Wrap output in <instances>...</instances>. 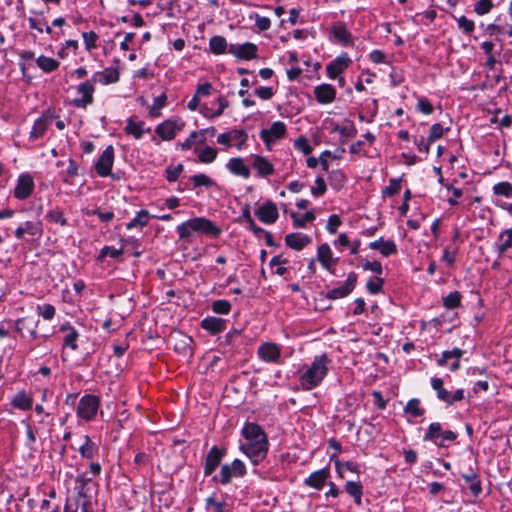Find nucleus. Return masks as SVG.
Returning <instances> with one entry per match:
<instances>
[{
    "instance_id": "f257e3e1",
    "label": "nucleus",
    "mask_w": 512,
    "mask_h": 512,
    "mask_svg": "<svg viewBox=\"0 0 512 512\" xmlns=\"http://www.w3.org/2000/svg\"><path fill=\"white\" fill-rule=\"evenodd\" d=\"M329 359L326 354L315 357L312 364L301 375L300 383L303 389L311 390L317 387L327 375Z\"/></svg>"
},
{
    "instance_id": "f03ea898",
    "label": "nucleus",
    "mask_w": 512,
    "mask_h": 512,
    "mask_svg": "<svg viewBox=\"0 0 512 512\" xmlns=\"http://www.w3.org/2000/svg\"><path fill=\"white\" fill-rule=\"evenodd\" d=\"M245 473L246 467L244 463L239 459H235L231 464L223 465L219 476H214L213 480L227 485L231 482L233 477H243Z\"/></svg>"
},
{
    "instance_id": "7ed1b4c3",
    "label": "nucleus",
    "mask_w": 512,
    "mask_h": 512,
    "mask_svg": "<svg viewBox=\"0 0 512 512\" xmlns=\"http://www.w3.org/2000/svg\"><path fill=\"white\" fill-rule=\"evenodd\" d=\"M99 407V399L95 395L83 396L77 407V414L85 420H91L96 415Z\"/></svg>"
},
{
    "instance_id": "20e7f679",
    "label": "nucleus",
    "mask_w": 512,
    "mask_h": 512,
    "mask_svg": "<svg viewBox=\"0 0 512 512\" xmlns=\"http://www.w3.org/2000/svg\"><path fill=\"white\" fill-rule=\"evenodd\" d=\"M188 225L193 231L203 233L211 237H218L221 234V229L211 220L204 217L190 219L188 220Z\"/></svg>"
},
{
    "instance_id": "39448f33",
    "label": "nucleus",
    "mask_w": 512,
    "mask_h": 512,
    "mask_svg": "<svg viewBox=\"0 0 512 512\" xmlns=\"http://www.w3.org/2000/svg\"><path fill=\"white\" fill-rule=\"evenodd\" d=\"M242 434L247 440L246 444H268L267 435L262 427L256 423H246Z\"/></svg>"
},
{
    "instance_id": "423d86ee",
    "label": "nucleus",
    "mask_w": 512,
    "mask_h": 512,
    "mask_svg": "<svg viewBox=\"0 0 512 512\" xmlns=\"http://www.w3.org/2000/svg\"><path fill=\"white\" fill-rule=\"evenodd\" d=\"M240 449L254 465H257L266 458L268 453V444L243 443L241 444Z\"/></svg>"
},
{
    "instance_id": "0eeeda50",
    "label": "nucleus",
    "mask_w": 512,
    "mask_h": 512,
    "mask_svg": "<svg viewBox=\"0 0 512 512\" xmlns=\"http://www.w3.org/2000/svg\"><path fill=\"white\" fill-rule=\"evenodd\" d=\"M184 124L179 120L168 119L156 127L155 132L162 140L170 141L175 138L178 131L183 128Z\"/></svg>"
},
{
    "instance_id": "6e6552de",
    "label": "nucleus",
    "mask_w": 512,
    "mask_h": 512,
    "mask_svg": "<svg viewBox=\"0 0 512 512\" xmlns=\"http://www.w3.org/2000/svg\"><path fill=\"white\" fill-rule=\"evenodd\" d=\"M286 134V126L281 121L273 122L269 129H263L260 132V137L265 145L270 148L271 144L284 137Z\"/></svg>"
},
{
    "instance_id": "1a4fd4ad",
    "label": "nucleus",
    "mask_w": 512,
    "mask_h": 512,
    "mask_svg": "<svg viewBox=\"0 0 512 512\" xmlns=\"http://www.w3.org/2000/svg\"><path fill=\"white\" fill-rule=\"evenodd\" d=\"M357 274L354 272H350L344 284L340 287L331 289L326 298L330 300H335L339 298H343L348 296L355 288L357 283Z\"/></svg>"
},
{
    "instance_id": "9d476101",
    "label": "nucleus",
    "mask_w": 512,
    "mask_h": 512,
    "mask_svg": "<svg viewBox=\"0 0 512 512\" xmlns=\"http://www.w3.org/2000/svg\"><path fill=\"white\" fill-rule=\"evenodd\" d=\"M114 161V149L112 146H108L98 158L95 163V170L101 177H106L111 174V168Z\"/></svg>"
},
{
    "instance_id": "9b49d317",
    "label": "nucleus",
    "mask_w": 512,
    "mask_h": 512,
    "mask_svg": "<svg viewBox=\"0 0 512 512\" xmlns=\"http://www.w3.org/2000/svg\"><path fill=\"white\" fill-rule=\"evenodd\" d=\"M94 81L92 79L90 81L83 82L78 85L77 92L82 94L83 97L81 99H74L73 105L77 108H86L87 105L93 103V93L95 91Z\"/></svg>"
},
{
    "instance_id": "f8f14e48",
    "label": "nucleus",
    "mask_w": 512,
    "mask_h": 512,
    "mask_svg": "<svg viewBox=\"0 0 512 512\" xmlns=\"http://www.w3.org/2000/svg\"><path fill=\"white\" fill-rule=\"evenodd\" d=\"M34 191V181L30 174H21L14 189V196L19 200L27 199Z\"/></svg>"
},
{
    "instance_id": "ddd939ff",
    "label": "nucleus",
    "mask_w": 512,
    "mask_h": 512,
    "mask_svg": "<svg viewBox=\"0 0 512 512\" xmlns=\"http://www.w3.org/2000/svg\"><path fill=\"white\" fill-rule=\"evenodd\" d=\"M225 453H226L225 449H220L217 446H213L209 450V452L206 456V459H205V464H204L205 476L211 475L216 470V468L221 463L222 458L224 457Z\"/></svg>"
},
{
    "instance_id": "4468645a",
    "label": "nucleus",
    "mask_w": 512,
    "mask_h": 512,
    "mask_svg": "<svg viewBox=\"0 0 512 512\" xmlns=\"http://www.w3.org/2000/svg\"><path fill=\"white\" fill-rule=\"evenodd\" d=\"M256 216L266 224H272L278 219V210L272 201H266L256 211Z\"/></svg>"
},
{
    "instance_id": "2eb2a0df",
    "label": "nucleus",
    "mask_w": 512,
    "mask_h": 512,
    "mask_svg": "<svg viewBox=\"0 0 512 512\" xmlns=\"http://www.w3.org/2000/svg\"><path fill=\"white\" fill-rule=\"evenodd\" d=\"M228 52L239 59L250 60L257 57V46L250 42L242 45H230Z\"/></svg>"
},
{
    "instance_id": "dca6fc26",
    "label": "nucleus",
    "mask_w": 512,
    "mask_h": 512,
    "mask_svg": "<svg viewBox=\"0 0 512 512\" xmlns=\"http://www.w3.org/2000/svg\"><path fill=\"white\" fill-rule=\"evenodd\" d=\"M314 94L317 101L321 104L332 103L336 98V90L330 84H321L315 87Z\"/></svg>"
},
{
    "instance_id": "f3484780",
    "label": "nucleus",
    "mask_w": 512,
    "mask_h": 512,
    "mask_svg": "<svg viewBox=\"0 0 512 512\" xmlns=\"http://www.w3.org/2000/svg\"><path fill=\"white\" fill-rule=\"evenodd\" d=\"M258 355L266 362H277L280 357V349L274 343H265L259 347Z\"/></svg>"
},
{
    "instance_id": "a211bd4d",
    "label": "nucleus",
    "mask_w": 512,
    "mask_h": 512,
    "mask_svg": "<svg viewBox=\"0 0 512 512\" xmlns=\"http://www.w3.org/2000/svg\"><path fill=\"white\" fill-rule=\"evenodd\" d=\"M252 165L257 170L259 177H267L274 173V167L265 157L260 155L252 156Z\"/></svg>"
},
{
    "instance_id": "6ab92c4d",
    "label": "nucleus",
    "mask_w": 512,
    "mask_h": 512,
    "mask_svg": "<svg viewBox=\"0 0 512 512\" xmlns=\"http://www.w3.org/2000/svg\"><path fill=\"white\" fill-rule=\"evenodd\" d=\"M372 250H378L383 256L388 257L397 253V247L394 241L384 240L383 237L369 244Z\"/></svg>"
},
{
    "instance_id": "aec40b11",
    "label": "nucleus",
    "mask_w": 512,
    "mask_h": 512,
    "mask_svg": "<svg viewBox=\"0 0 512 512\" xmlns=\"http://www.w3.org/2000/svg\"><path fill=\"white\" fill-rule=\"evenodd\" d=\"M170 341L173 343L175 350L192 354L191 344L193 340L190 336L177 332L171 336Z\"/></svg>"
},
{
    "instance_id": "412c9836",
    "label": "nucleus",
    "mask_w": 512,
    "mask_h": 512,
    "mask_svg": "<svg viewBox=\"0 0 512 512\" xmlns=\"http://www.w3.org/2000/svg\"><path fill=\"white\" fill-rule=\"evenodd\" d=\"M226 166L234 175L241 176L245 179L250 177V168L245 165L244 160L240 157L231 158Z\"/></svg>"
},
{
    "instance_id": "4be33fe9",
    "label": "nucleus",
    "mask_w": 512,
    "mask_h": 512,
    "mask_svg": "<svg viewBox=\"0 0 512 512\" xmlns=\"http://www.w3.org/2000/svg\"><path fill=\"white\" fill-rule=\"evenodd\" d=\"M51 121H52V115H48V114H43L40 118H38L35 121L33 128L30 132V138L38 139V138L42 137L44 135L47 127L51 123Z\"/></svg>"
},
{
    "instance_id": "5701e85b",
    "label": "nucleus",
    "mask_w": 512,
    "mask_h": 512,
    "mask_svg": "<svg viewBox=\"0 0 512 512\" xmlns=\"http://www.w3.org/2000/svg\"><path fill=\"white\" fill-rule=\"evenodd\" d=\"M330 475V471L327 468L320 469L318 471L313 472L306 480L305 484L316 488L321 489L324 485L325 481Z\"/></svg>"
},
{
    "instance_id": "b1692460",
    "label": "nucleus",
    "mask_w": 512,
    "mask_h": 512,
    "mask_svg": "<svg viewBox=\"0 0 512 512\" xmlns=\"http://www.w3.org/2000/svg\"><path fill=\"white\" fill-rule=\"evenodd\" d=\"M309 242L310 237L301 233H291L285 237L286 245L295 250H302Z\"/></svg>"
},
{
    "instance_id": "393cba45",
    "label": "nucleus",
    "mask_w": 512,
    "mask_h": 512,
    "mask_svg": "<svg viewBox=\"0 0 512 512\" xmlns=\"http://www.w3.org/2000/svg\"><path fill=\"white\" fill-rule=\"evenodd\" d=\"M226 322L221 318L206 317L201 322V327L211 334H217L225 329Z\"/></svg>"
},
{
    "instance_id": "a878e982",
    "label": "nucleus",
    "mask_w": 512,
    "mask_h": 512,
    "mask_svg": "<svg viewBox=\"0 0 512 512\" xmlns=\"http://www.w3.org/2000/svg\"><path fill=\"white\" fill-rule=\"evenodd\" d=\"M431 386L437 392L439 400L452 405V393L443 387V380L441 378H432Z\"/></svg>"
},
{
    "instance_id": "bb28decb",
    "label": "nucleus",
    "mask_w": 512,
    "mask_h": 512,
    "mask_svg": "<svg viewBox=\"0 0 512 512\" xmlns=\"http://www.w3.org/2000/svg\"><path fill=\"white\" fill-rule=\"evenodd\" d=\"M119 80V71L117 69H106L103 72H97L93 75L92 81L102 84H111Z\"/></svg>"
},
{
    "instance_id": "cd10ccee",
    "label": "nucleus",
    "mask_w": 512,
    "mask_h": 512,
    "mask_svg": "<svg viewBox=\"0 0 512 512\" xmlns=\"http://www.w3.org/2000/svg\"><path fill=\"white\" fill-rule=\"evenodd\" d=\"M317 257L322 266L327 270H330L331 266L336 263V260H333L332 258V252L328 244H322L319 246Z\"/></svg>"
},
{
    "instance_id": "c85d7f7f",
    "label": "nucleus",
    "mask_w": 512,
    "mask_h": 512,
    "mask_svg": "<svg viewBox=\"0 0 512 512\" xmlns=\"http://www.w3.org/2000/svg\"><path fill=\"white\" fill-rule=\"evenodd\" d=\"M512 247V228L502 231L496 243V250L501 255Z\"/></svg>"
},
{
    "instance_id": "c756f323",
    "label": "nucleus",
    "mask_w": 512,
    "mask_h": 512,
    "mask_svg": "<svg viewBox=\"0 0 512 512\" xmlns=\"http://www.w3.org/2000/svg\"><path fill=\"white\" fill-rule=\"evenodd\" d=\"M78 450L83 458L92 459L98 453L99 448L88 435H85L84 443Z\"/></svg>"
},
{
    "instance_id": "7c9ffc66",
    "label": "nucleus",
    "mask_w": 512,
    "mask_h": 512,
    "mask_svg": "<svg viewBox=\"0 0 512 512\" xmlns=\"http://www.w3.org/2000/svg\"><path fill=\"white\" fill-rule=\"evenodd\" d=\"M345 491L354 498L357 505L361 504V498L363 494L362 485L359 482L348 481L345 484Z\"/></svg>"
},
{
    "instance_id": "2f4dec72",
    "label": "nucleus",
    "mask_w": 512,
    "mask_h": 512,
    "mask_svg": "<svg viewBox=\"0 0 512 512\" xmlns=\"http://www.w3.org/2000/svg\"><path fill=\"white\" fill-rule=\"evenodd\" d=\"M464 480L469 484V490L474 497L482 492L481 482L475 472L463 475Z\"/></svg>"
},
{
    "instance_id": "473e14b6",
    "label": "nucleus",
    "mask_w": 512,
    "mask_h": 512,
    "mask_svg": "<svg viewBox=\"0 0 512 512\" xmlns=\"http://www.w3.org/2000/svg\"><path fill=\"white\" fill-rule=\"evenodd\" d=\"M12 405L21 410H28L32 406V399L24 391H21L12 400Z\"/></svg>"
},
{
    "instance_id": "72a5a7b5",
    "label": "nucleus",
    "mask_w": 512,
    "mask_h": 512,
    "mask_svg": "<svg viewBox=\"0 0 512 512\" xmlns=\"http://www.w3.org/2000/svg\"><path fill=\"white\" fill-rule=\"evenodd\" d=\"M209 47L214 54H222L227 49V41L222 36H213L209 41Z\"/></svg>"
},
{
    "instance_id": "f704fd0d",
    "label": "nucleus",
    "mask_w": 512,
    "mask_h": 512,
    "mask_svg": "<svg viewBox=\"0 0 512 512\" xmlns=\"http://www.w3.org/2000/svg\"><path fill=\"white\" fill-rule=\"evenodd\" d=\"M36 63L45 72H52L59 67L57 60L45 56L38 57Z\"/></svg>"
},
{
    "instance_id": "c9c22d12",
    "label": "nucleus",
    "mask_w": 512,
    "mask_h": 512,
    "mask_svg": "<svg viewBox=\"0 0 512 512\" xmlns=\"http://www.w3.org/2000/svg\"><path fill=\"white\" fill-rule=\"evenodd\" d=\"M143 125V122L137 123L134 120L129 119L125 127V132L133 135L135 139H140L144 133Z\"/></svg>"
},
{
    "instance_id": "e433bc0d",
    "label": "nucleus",
    "mask_w": 512,
    "mask_h": 512,
    "mask_svg": "<svg viewBox=\"0 0 512 512\" xmlns=\"http://www.w3.org/2000/svg\"><path fill=\"white\" fill-rule=\"evenodd\" d=\"M65 330H68V334L65 336L64 344L66 346H69L71 349L76 350L77 349L76 340L79 336L78 332L73 327L65 326V325L61 326V331H65Z\"/></svg>"
},
{
    "instance_id": "4c0bfd02",
    "label": "nucleus",
    "mask_w": 512,
    "mask_h": 512,
    "mask_svg": "<svg viewBox=\"0 0 512 512\" xmlns=\"http://www.w3.org/2000/svg\"><path fill=\"white\" fill-rule=\"evenodd\" d=\"M420 400L419 399H411L407 402L404 412L412 415L413 417H420L424 414V409L420 408Z\"/></svg>"
},
{
    "instance_id": "58836bf2",
    "label": "nucleus",
    "mask_w": 512,
    "mask_h": 512,
    "mask_svg": "<svg viewBox=\"0 0 512 512\" xmlns=\"http://www.w3.org/2000/svg\"><path fill=\"white\" fill-rule=\"evenodd\" d=\"M291 218L296 228H303L307 222H311L315 219V215L312 211H308L303 217H299L296 212H291Z\"/></svg>"
},
{
    "instance_id": "ea45409f",
    "label": "nucleus",
    "mask_w": 512,
    "mask_h": 512,
    "mask_svg": "<svg viewBox=\"0 0 512 512\" xmlns=\"http://www.w3.org/2000/svg\"><path fill=\"white\" fill-rule=\"evenodd\" d=\"M149 220V213L146 210H141L137 213L136 217L127 224V229H132L136 226L144 227Z\"/></svg>"
},
{
    "instance_id": "a19ab883",
    "label": "nucleus",
    "mask_w": 512,
    "mask_h": 512,
    "mask_svg": "<svg viewBox=\"0 0 512 512\" xmlns=\"http://www.w3.org/2000/svg\"><path fill=\"white\" fill-rule=\"evenodd\" d=\"M461 294L458 291H453L443 298V305L447 309H454L460 306Z\"/></svg>"
},
{
    "instance_id": "79ce46f5",
    "label": "nucleus",
    "mask_w": 512,
    "mask_h": 512,
    "mask_svg": "<svg viewBox=\"0 0 512 512\" xmlns=\"http://www.w3.org/2000/svg\"><path fill=\"white\" fill-rule=\"evenodd\" d=\"M442 426L438 422H433L429 425L427 432L425 433L423 440L432 441L442 435Z\"/></svg>"
},
{
    "instance_id": "37998d69",
    "label": "nucleus",
    "mask_w": 512,
    "mask_h": 512,
    "mask_svg": "<svg viewBox=\"0 0 512 512\" xmlns=\"http://www.w3.org/2000/svg\"><path fill=\"white\" fill-rule=\"evenodd\" d=\"M493 192L497 196L512 198V184L509 182H500L494 185Z\"/></svg>"
},
{
    "instance_id": "c03bdc74",
    "label": "nucleus",
    "mask_w": 512,
    "mask_h": 512,
    "mask_svg": "<svg viewBox=\"0 0 512 512\" xmlns=\"http://www.w3.org/2000/svg\"><path fill=\"white\" fill-rule=\"evenodd\" d=\"M494 7V4L492 0H478L474 4V12L479 15L483 16L485 14H488Z\"/></svg>"
},
{
    "instance_id": "a18cd8bd",
    "label": "nucleus",
    "mask_w": 512,
    "mask_h": 512,
    "mask_svg": "<svg viewBox=\"0 0 512 512\" xmlns=\"http://www.w3.org/2000/svg\"><path fill=\"white\" fill-rule=\"evenodd\" d=\"M167 96L162 93L160 96L154 99L153 105L150 108V115L152 117L160 116V110L166 105Z\"/></svg>"
},
{
    "instance_id": "49530a36",
    "label": "nucleus",
    "mask_w": 512,
    "mask_h": 512,
    "mask_svg": "<svg viewBox=\"0 0 512 512\" xmlns=\"http://www.w3.org/2000/svg\"><path fill=\"white\" fill-rule=\"evenodd\" d=\"M25 234H29L31 236H41L42 235V225L40 222H32L27 221L23 225Z\"/></svg>"
},
{
    "instance_id": "de8ad7c7",
    "label": "nucleus",
    "mask_w": 512,
    "mask_h": 512,
    "mask_svg": "<svg viewBox=\"0 0 512 512\" xmlns=\"http://www.w3.org/2000/svg\"><path fill=\"white\" fill-rule=\"evenodd\" d=\"M217 149L213 147H206L199 154V161L202 163H211L216 159Z\"/></svg>"
},
{
    "instance_id": "09e8293b",
    "label": "nucleus",
    "mask_w": 512,
    "mask_h": 512,
    "mask_svg": "<svg viewBox=\"0 0 512 512\" xmlns=\"http://www.w3.org/2000/svg\"><path fill=\"white\" fill-rule=\"evenodd\" d=\"M47 218L49 219V221L59 223L62 226L67 225V220L64 217L62 210L59 208L50 210L47 213Z\"/></svg>"
},
{
    "instance_id": "8fccbe9b",
    "label": "nucleus",
    "mask_w": 512,
    "mask_h": 512,
    "mask_svg": "<svg viewBox=\"0 0 512 512\" xmlns=\"http://www.w3.org/2000/svg\"><path fill=\"white\" fill-rule=\"evenodd\" d=\"M463 355V351L459 348H454L451 351H444L442 353V357L438 360V364L440 366H444L447 364V361L450 358H456L459 359Z\"/></svg>"
},
{
    "instance_id": "3c124183",
    "label": "nucleus",
    "mask_w": 512,
    "mask_h": 512,
    "mask_svg": "<svg viewBox=\"0 0 512 512\" xmlns=\"http://www.w3.org/2000/svg\"><path fill=\"white\" fill-rule=\"evenodd\" d=\"M212 309L217 314H228L231 310V304L227 300H216L212 303Z\"/></svg>"
},
{
    "instance_id": "603ef678",
    "label": "nucleus",
    "mask_w": 512,
    "mask_h": 512,
    "mask_svg": "<svg viewBox=\"0 0 512 512\" xmlns=\"http://www.w3.org/2000/svg\"><path fill=\"white\" fill-rule=\"evenodd\" d=\"M191 181L194 183L195 187L199 186H205V187H211L214 182L213 180L208 177L206 174H196L191 177Z\"/></svg>"
},
{
    "instance_id": "864d4df0",
    "label": "nucleus",
    "mask_w": 512,
    "mask_h": 512,
    "mask_svg": "<svg viewBox=\"0 0 512 512\" xmlns=\"http://www.w3.org/2000/svg\"><path fill=\"white\" fill-rule=\"evenodd\" d=\"M459 28L465 33V34H471L474 31L475 24L472 20L468 19L465 16H461L457 19Z\"/></svg>"
},
{
    "instance_id": "5fc2aeb1",
    "label": "nucleus",
    "mask_w": 512,
    "mask_h": 512,
    "mask_svg": "<svg viewBox=\"0 0 512 512\" xmlns=\"http://www.w3.org/2000/svg\"><path fill=\"white\" fill-rule=\"evenodd\" d=\"M400 190H401V179L392 178V179H390V185L387 186L383 190V193H384V195H387V196H393V195L398 194L400 192Z\"/></svg>"
},
{
    "instance_id": "6e6d98bb",
    "label": "nucleus",
    "mask_w": 512,
    "mask_h": 512,
    "mask_svg": "<svg viewBox=\"0 0 512 512\" xmlns=\"http://www.w3.org/2000/svg\"><path fill=\"white\" fill-rule=\"evenodd\" d=\"M122 254H123L122 249H116L114 247L105 246L100 251L99 259H103L107 256L116 259V258H119Z\"/></svg>"
},
{
    "instance_id": "4d7b16f0",
    "label": "nucleus",
    "mask_w": 512,
    "mask_h": 512,
    "mask_svg": "<svg viewBox=\"0 0 512 512\" xmlns=\"http://www.w3.org/2000/svg\"><path fill=\"white\" fill-rule=\"evenodd\" d=\"M184 166L182 164H178L175 167L168 166L166 168V178L169 182H174L178 179L179 175L182 173Z\"/></svg>"
},
{
    "instance_id": "13d9d810",
    "label": "nucleus",
    "mask_w": 512,
    "mask_h": 512,
    "mask_svg": "<svg viewBox=\"0 0 512 512\" xmlns=\"http://www.w3.org/2000/svg\"><path fill=\"white\" fill-rule=\"evenodd\" d=\"M226 504L224 502H217L213 497H209L206 500V510L207 512H225L224 506Z\"/></svg>"
},
{
    "instance_id": "bf43d9fd",
    "label": "nucleus",
    "mask_w": 512,
    "mask_h": 512,
    "mask_svg": "<svg viewBox=\"0 0 512 512\" xmlns=\"http://www.w3.org/2000/svg\"><path fill=\"white\" fill-rule=\"evenodd\" d=\"M38 313L46 320H51L55 315V308L51 304H44L38 306Z\"/></svg>"
},
{
    "instance_id": "052dcab7",
    "label": "nucleus",
    "mask_w": 512,
    "mask_h": 512,
    "mask_svg": "<svg viewBox=\"0 0 512 512\" xmlns=\"http://www.w3.org/2000/svg\"><path fill=\"white\" fill-rule=\"evenodd\" d=\"M341 219L338 215L333 214L328 218L326 228L331 234H335L341 225Z\"/></svg>"
},
{
    "instance_id": "680f3d73",
    "label": "nucleus",
    "mask_w": 512,
    "mask_h": 512,
    "mask_svg": "<svg viewBox=\"0 0 512 512\" xmlns=\"http://www.w3.org/2000/svg\"><path fill=\"white\" fill-rule=\"evenodd\" d=\"M443 133H444V129L441 124H439V123L433 124L430 129V135L428 137V142L432 143V142L438 140L439 138H441L443 136Z\"/></svg>"
},
{
    "instance_id": "e2e57ef3",
    "label": "nucleus",
    "mask_w": 512,
    "mask_h": 512,
    "mask_svg": "<svg viewBox=\"0 0 512 512\" xmlns=\"http://www.w3.org/2000/svg\"><path fill=\"white\" fill-rule=\"evenodd\" d=\"M230 135L231 140H239V143L237 144L238 149H241L248 139V135L244 130H232L230 131Z\"/></svg>"
},
{
    "instance_id": "0e129e2a",
    "label": "nucleus",
    "mask_w": 512,
    "mask_h": 512,
    "mask_svg": "<svg viewBox=\"0 0 512 512\" xmlns=\"http://www.w3.org/2000/svg\"><path fill=\"white\" fill-rule=\"evenodd\" d=\"M82 36H83L86 48L88 50H91L92 48H94L96 46V41L98 39V36H97V34L95 32H93V31L84 32L82 34Z\"/></svg>"
},
{
    "instance_id": "69168bd1",
    "label": "nucleus",
    "mask_w": 512,
    "mask_h": 512,
    "mask_svg": "<svg viewBox=\"0 0 512 512\" xmlns=\"http://www.w3.org/2000/svg\"><path fill=\"white\" fill-rule=\"evenodd\" d=\"M294 146L301 150L305 155H309L312 152L311 146L309 145L307 139L303 136L295 140Z\"/></svg>"
},
{
    "instance_id": "338daca9",
    "label": "nucleus",
    "mask_w": 512,
    "mask_h": 512,
    "mask_svg": "<svg viewBox=\"0 0 512 512\" xmlns=\"http://www.w3.org/2000/svg\"><path fill=\"white\" fill-rule=\"evenodd\" d=\"M329 180L331 185L342 186V184L345 182V175L340 170H334L331 172Z\"/></svg>"
},
{
    "instance_id": "774afa93",
    "label": "nucleus",
    "mask_w": 512,
    "mask_h": 512,
    "mask_svg": "<svg viewBox=\"0 0 512 512\" xmlns=\"http://www.w3.org/2000/svg\"><path fill=\"white\" fill-rule=\"evenodd\" d=\"M334 36L339 41L348 43L351 35L344 26H340L334 30Z\"/></svg>"
}]
</instances>
